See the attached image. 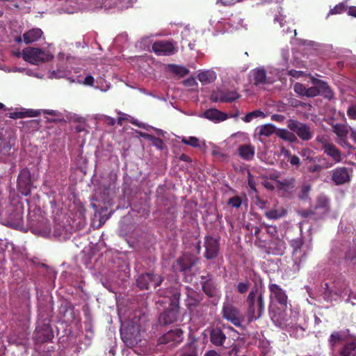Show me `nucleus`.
Wrapping results in <instances>:
<instances>
[{
    "mask_svg": "<svg viewBox=\"0 0 356 356\" xmlns=\"http://www.w3.org/2000/svg\"><path fill=\"white\" fill-rule=\"evenodd\" d=\"M245 302L248 305L247 317L249 322L260 318L265 311L264 295L255 284L250 291Z\"/></svg>",
    "mask_w": 356,
    "mask_h": 356,
    "instance_id": "obj_1",
    "label": "nucleus"
},
{
    "mask_svg": "<svg viewBox=\"0 0 356 356\" xmlns=\"http://www.w3.org/2000/svg\"><path fill=\"white\" fill-rule=\"evenodd\" d=\"M199 258L193 254L184 253L174 264V270L181 273L186 282H191L193 277L198 271L196 266L199 263Z\"/></svg>",
    "mask_w": 356,
    "mask_h": 356,
    "instance_id": "obj_2",
    "label": "nucleus"
},
{
    "mask_svg": "<svg viewBox=\"0 0 356 356\" xmlns=\"http://www.w3.org/2000/svg\"><path fill=\"white\" fill-rule=\"evenodd\" d=\"M22 58L33 65H40L54 58V51L50 48L43 49L37 47H26L21 53Z\"/></svg>",
    "mask_w": 356,
    "mask_h": 356,
    "instance_id": "obj_3",
    "label": "nucleus"
},
{
    "mask_svg": "<svg viewBox=\"0 0 356 356\" xmlns=\"http://www.w3.org/2000/svg\"><path fill=\"white\" fill-rule=\"evenodd\" d=\"M221 314L223 319L234 326L241 327L244 317L240 310L232 302H225L223 303Z\"/></svg>",
    "mask_w": 356,
    "mask_h": 356,
    "instance_id": "obj_4",
    "label": "nucleus"
},
{
    "mask_svg": "<svg viewBox=\"0 0 356 356\" xmlns=\"http://www.w3.org/2000/svg\"><path fill=\"white\" fill-rule=\"evenodd\" d=\"M251 74L256 85L270 83L274 81L275 75H278L277 69L268 68L266 70L264 67H257L252 70Z\"/></svg>",
    "mask_w": 356,
    "mask_h": 356,
    "instance_id": "obj_5",
    "label": "nucleus"
},
{
    "mask_svg": "<svg viewBox=\"0 0 356 356\" xmlns=\"http://www.w3.org/2000/svg\"><path fill=\"white\" fill-rule=\"evenodd\" d=\"M121 338L127 347L135 346L140 341V333L138 325L131 324L120 329Z\"/></svg>",
    "mask_w": 356,
    "mask_h": 356,
    "instance_id": "obj_6",
    "label": "nucleus"
},
{
    "mask_svg": "<svg viewBox=\"0 0 356 356\" xmlns=\"http://www.w3.org/2000/svg\"><path fill=\"white\" fill-rule=\"evenodd\" d=\"M163 281V278L162 276L154 273H146L138 277L136 279V285L141 290H147L152 286L156 289Z\"/></svg>",
    "mask_w": 356,
    "mask_h": 356,
    "instance_id": "obj_7",
    "label": "nucleus"
},
{
    "mask_svg": "<svg viewBox=\"0 0 356 356\" xmlns=\"http://www.w3.org/2000/svg\"><path fill=\"white\" fill-rule=\"evenodd\" d=\"M287 127L303 141H308L313 137V131L309 125L307 124L290 119L287 122Z\"/></svg>",
    "mask_w": 356,
    "mask_h": 356,
    "instance_id": "obj_8",
    "label": "nucleus"
},
{
    "mask_svg": "<svg viewBox=\"0 0 356 356\" xmlns=\"http://www.w3.org/2000/svg\"><path fill=\"white\" fill-rule=\"evenodd\" d=\"M204 247L205 252L204 257L207 259H213L218 256L220 252V240L210 235H206L204 238Z\"/></svg>",
    "mask_w": 356,
    "mask_h": 356,
    "instance_id": "obj_9",
    "label": "nucleus"
},
{
    "mask_svg": "<svg viewBox=\"0 0 356 356\" xmlns=\"http://www.w3.org/2000/svg\"><path fill=\"white\" fill-rule=\"evenodd\" d=\"M183 339V331L180 328H175L163 334L159 339V342L160 344H169V346L172 347L180 343Z\"/></svg>",
    "mask_w": 356,
    "mask_h": 356,
    "instance_id": "obj_10",
    "label": "nucleus"
},
{
    "mask_svg": "<svg viewBox=\"0 0 356 356\" xmlns=\"http://www.w3.org/2000/svg\"><path fill=\"white\" fill-rule=\"evenodd\" d=\"M31 172L27 168L20 170L17 177V187L20 193L25 196L31 193Z\"/></svg>",
    "mask_w": 356,
    "mask_h": 356,
    "instance_id": "obj_11",
    "label": "nucleus"
},
{
    "mask_svg": "<svg viewBox=\"0 0 356 356\" xmlns=\"http://www.w3.org/2000/svg\"><path fill=\"white\" fill-rule=\"evenodd\" d=\"M54 337V332L49 324H43L35 328L33 339L36 343L49 342Z\"/></svg>",
    "mask_w": 356,
    "mask_h": 356,
    "instance_id": "obj_12",
    "label": "nucleus"
},
{
    "mask_svg": "<svg viewBox=\"0 0 356 356\" xmlns=\"http://www.w3.org/2000/svg\"><path fill=\"white\" fill-rule=\"evenodd\" d=\"M290 245L293 248L294 266H296V269L299 270L301 263L306 259V253L301 252V249L303 245V241L301 238L293 239L290 242Z\"/></svg>",
    "mask_w": 356,
    "mask_h": 356,
    "instance_id": "obj_13",
    "label": "nucleus"
},
{
    "mask_svg": "<svg viewBox=\"0 0 356 356\" xmlns=\"http://www.w3.org/2000/svg\"><path fill=\"white\" fill-rule=\"evenodd\" d=\"M268 287L270 292V298L274 299L282 309H286L288 307V297L285 291L276 284H270Z\"/></svg>",
    "mask_w": 356,
    "mask_h": 356,
    "instance_id": "obj_14",
    "label": "nucleus"
},
{
    "mask_svg": "<svg viewBox=\"0 0 356 356\" xmlns=\"http://www.w3.org/2000/svg\"><path fill=\"white\" fill-rule=\"evenodd\" d=\"M178 304L172 302L170 307L165 309L159 317V322L161 325H166L175 323L178 318Z\"/></svg>",
    "mask_w": 356,
    "mask_h": 356,
    "instance_id": "obj_15",
    "label": "nucleus"
},
{
    "mask_svg": "<svg viewBox=\"0 0 356 356\" xmlns=\"http://www.w3.org/2000/svg\"><path fill=\"white\" fill-rule=\"evenodd\" d=\"M236 90H213L211 100L213 102H232L239 98Z\"/></svg>",
    "mask_w": 356,
    "mask_h": 356,
    "instance_id": "obj_16",
    "label": "nucleus"
},
{
    "mask_svg": "<svg viewBox=\"0 0 356 356\" xmlns=\"http://www.w3.org/2000/svg\"><path fill=\"white\" fill-rule=\"evenodd\" d=\"M152 50L159 56H169L175 54L177 48L171 42L161 40L152 44Z\"/></svg>",
    "mask_w": 356,
    "mask_h": 356,
    "instance_id": "obj_17",
    "label": "nucleus"
},
{
    "mask_svg": "<svg viewBox=\"0 0 356 356\" xmlns=\"http://www.w3.org/2000/svg\"><path fill=\"white\" fill-rule=\"evenodd\" d=\"M202 300L201 296L193 291L192 289L186 288V298L185 299V303L186 307L189 310H194L196 309Z\"/></svg>",
    "mask_w": 356,
    "mask_h": 356,
    "instance_id": "obj_18",
    "label": "nucleus"
},
{
    "mask_svg": "<svg viewBox=\"0 0 356 356\" xmlns=\"http://www.w3.org/2000/svg\"><path fill=\"white\" fill-rule=\"evenodd\" d=\"M211 343L215 346H222L227 339L226 334L220 327H212L209 331Z\"/></svg>",
    "mask_w": 356,
    "mask_h": 356,
    "instance_id": "obj_19",
    "label": "nucleus"
},
{
    "mask_svg": "<svg viewBox=\"0 0 356 356\" xmlns=\"http://www.w3.org/2000/svg\"><path fill=\"white\" fill-rule=\"evenodd\" d=\"M332 179L336 185H341L350 180L348 170L345 167L336 168L332 175Z\"/></svg>",
    "mask_w": 356,
    "mask_h": 356,
    "instance_id": "obj_20",
    "label": "nucleus"
},
{
    "mask_svg": "<svg viewBox=\"0 0 356 356\" xmlns=\"http://www.w3.org/2000/svg\"><path fill=\"white\" fill-rule=\"evenodd\" d=\"M202 116L215 122H222L228 118L227 113L222 112L216 108H210L205 111Z\"/></svg>",
    "mask_w": 356,
    "mask_h": 356,
    "instance_id": "obj_21",
    "label": "nucleus"
},
{
    "mask_svg": "<svg viewBox=\"0 0 356 356\" xmlns=\"http://www.w3.org/2000/svg\"><path fill=\"white\" fill-rule=\"evenodd\" d=\"M339 354L341 356H356V337L347 339Z\"/></svg>",
    "mask_w": 356,
    "mask_h": 356,
    "instance_id": "obj_22",
    "label": "nucleus"
},
{
    "mask_svg": "<svg viewBox=\"0 0 356 356\" xmlns=\"http://www.w3.org/2000/svg\"><path fill=\"white\" fill-rule=\"evenodd\" d=\"M217 74L213 70H200L197 74V79L202 85H208L216 81Z\"/></svg>",
    "mask_w": 356,
    "mask_h": 356,
    "instance_id": "obj_23",
    "label": "nucleus"
},
{
    "mask_svg": "<svg viewBox=\"0 0 356 356\" xmlns=\"http://www.w3.org/2000/svg\"><path fill=\"white\" fill-rule=\"evenodd\" d=\"M40 113V110L23 109V111H21L10 113L8 116L12 119H22L24 118L38 117Z\"/></svg>",
    "mask_w": 356,
    "mask_h": 356,
    "instance_id": "obj_24",
    "label": "nucleus"
},
{
    "mask_svg": "<svg viewBox=\"0 0 356 356\" xmlns=\"http://www.w3.org/2000/svg\"><path fill=\"white\" fill-rule=\"evenodd\" d=\"M254 147L251 144L241 145L238 147V153L241 158L250 161L254 156Z\"/></svg>",
    "mask_w": 356,
    "mask_h": 356,
    "instance_id": "obj_25",
    "label": "nucleus"
},
{
    "mask_svg": "<svg viewBox=\"0 0 356 356\" xmlns=\"http://www.w3.org/2000/svg\"><path fill=\"white\" fill-rule=\"evenodd\" d=\"M43 33L40 29L34 28L32 29L23 34V41L26 44L34 42L40 39Z\"/></svg>",
    "mask_w": 356,
    "mask_h": 356,
    "instance_id": "obj_26",
    "label": "nucleus"
},
{
    "mask_svg": "<svg viewBox=\"0 0 356 356\" xmlns=\"http://www.w3.org/2000/svg\"><path fill=\"white\" fill-rule=\"evenodd\" d=\"M309 79L311 83L313 84L312 86L307 88L305 86L302 87L300 83H297L295 85L294 89H330L329 86L327 85V83L324 81L314 77H309Z\"/></svg>",
    "mask_w": 356,
    "mask_h": 356,
    "instance_id": "obj_27",
    "label": "nucleus"
},
{
    "mask_svg": "<svg viewBox=\"0 0 356 356\" xmlns=\"http://www.w3.org/2000/svg\"><path fill=\"white\" fill-rule=\"evenodd\" d=\"M323 151L335 163H339L341 161V152L334 144L332 143L330 145H327Z\"/></svg>",
    "mask_w": 356,
    "mask_h": 356,
    "instance_id": "obj_28",
    "label": "nucleus"
},
{
    "mask_svg": "<svg viewBox=\"0 0 356 356\" xmlns=\"http://www.w3.org/2000/svg\"><path fill=\"white\" fill-rule=\"evenodd\" d=\"M202 288L204 293L210 298L215 297L217 295V287L211 280L204 281L202 284Z\"/></svg>",
    "mask_w": 356,
    "mask_h": 356,
    "instance_id": "obj_29",
    "label": "nucleus"
},
{
    "mask_svg": "<svg viewBox=\"0 0 356 356\" xmlns=\"http://www.w3.org/2000/svg\"><path fill=\"white\" fill-rule=\"evenodd\" d=\"M275 134L279 138H282V140H284L285 141H288L290 143H295L297 141L296 136L293 133L288 131L287 129H278L275 132Z\"/></svg>",
    "mask_w": 356,
    "mask_h": 356,
    "instance_id": "obj_30",
    "label": "nucleus"
},
{
    "mask_svg": "<svg viewBox=\"0 0 356 356\" xmlns=\"http://www.w3.org/2000/svg\"><path fill=\"white\" fill-rule=\"evenodd\" d=\"M259 136L268 137L276 132V127L271 124H266L257 128Z\"/></svg>",
    "mask_w": 356,
    "mask_h": 356,
    "instance_id": "obj_31",
    "label": "nucleus"
},
{
    "mask_svg": "<svg viewBox=\"0 0 356 356\" xmlns=\"http://www.w3.org/2000/svg\"><path fill=\"white\" fill-rule=\"evenodd\" d=\"M299 96H306L308 97H314L320 95L321 90H295ZM326 92L328 95H325V97L330 98L332 97V90H322Z\"/></svg>",
    "mask_w": 356,
    "mask_h": 356,
    "instance_id": "obj_32",
    "label": "nucleus"
},
{
    "mask_svg": "<svg viewBox=\"0 0 356 356\" xmlns=\"http://www.w3.org/2000/svg\"><path fill=\"white\" fill-rule=\"evenodd\" d=\"M286 214V210L284 208L280 209H272L266 211L265 216L270 220H277L284 217Z\"/></svg>",
    "mask_w": 356,
    "mask_h": 356,
    "instance_id": "obj_33",
    "label": "nucleus"
},
{
    "mask_svg": "<svg viewBox=\"0 0 356 356\" xmlns=\"http://www.w3.org/2000/svg\"><path fill=\"white\" fill-rule=\"evenodd\" d=\"M211 25L213 26L215 31L218 33H224L230 30V26L225 25L222 22L218 20L217 19H211L210 20Z\"/></svg>",
    "mask_w": 356,
    "mask_h": 356,
    "instance_id": "obj_34",
    "label": "nucleus"
},
{
    "mask_svg": "<svg viewBox=\"0 0 356 356\" xmlns=\"http://www.w3.org/2000/svg\"><path fill=\"white\" fill-rule=\"evenodd\" d=\"M168 69L169 72L179 76H184L186 75L189 72L188 70L185 67L173 64L169 65Z\"/></svg>",
    "mask_w": 356,
    "mask_h": 356,
    "instance_id": "obj_35",
    "label": "nucleus"
},
{
    "mask_svg": "<svg viewBox=\"0 0 356 356\" xmlns=\"http://www.w3.org/2000/svg\"><path fill=\"white\" fill-rule=\"evenodd\" d=\"M325 285L324 297L327 301L336 300L339 296H341V292L333 291L330 289L327 283H325Z\"/></svg>",
    "mask_w": 356,
    "mask_h": 356,
    "instance_id": "obj_36",
    "label": "nucleus"
},
{
    "mask_svg": "<svg viewBox=\"0 0 356 356\" xmlns=\"http://www.w3.org/2000/svg\"><path fill=\"white\" fill-rule=\"evenodd\" d=\"M347 1H343L336 5L333 8L330 9L328 15L341 14L346 11Z\"/></svg>",
    "mask_w": 356,
    "mask_h": 356,
    "instance_id": "obj_37",
    "label": "nucleus"
},
{
    "mask_svg": "<svg viewBox=\"0 0 356 356\" xmlns=\"http://www.w3.org/2000/svg\"><path fill=\"white\" fill-rule=\"evenodd\" d=\"M264 113L260 110H254L252 112L248 113L243 118V120L245 122H251L254 118H257L259 117H264Z\"/></svg>",
    "mask_w": 356,
    "mask_h": 356,
    "instance_id": "obj_38",
    "label": "nucleus"
},
{
    "mask_svg": "<svg viewBox=\"0 0 356 356\" xmlns=\"http://www.w3.org/2000/svg\"><path fill=\"white\" fill-rule=\"evenodd\" d=\"M343 338L342 334L339 332H333L329 338V343L334 347L337 343L342 341Z\"/></svg>",
    "mask_w": 356,
    "mask_h": 356,
    "instance_id": "obj_39",
    "label": "nucleus"
},
{
    "mask_svg": "<svg viewBox=\"0 0 356 356\" xmlns=\"http://www.w3.org/2000/svg\"><path fill=\"white\" fill-rule=\"evenodd\" d=\"M334 131L341 140L346 139L348 131L344 127L336 125L334 127Z\"/></svg>",
    "mask_w": 356,
    "mask_h": 356,
    "instance_id": "obj_40",
    "label": "nucleus"
},
{
    "mask_svg": "<svg viewBox=\"0 0 356 356\" xmlns=\"http://www.w3.org/2000/svg\"><path fill=\"white\" fill-rule=\"evenodd\" d=\"M181 142L185 145H188L193 147H197L200 146L199 139L194 136L184 138H182Z\"/></svg>",
    "mask_w": 356,
    "mask_h": 356,
    "instance_id": "obj_41",
    "label": "nucleus"
},
{
    "mask_svg": "<svg viewBox=\"0 0 356 356\" xmlns=\"http://www.w3.org/2000/svg\"><path fill=\"white\" fill-rule=\"evenodd\" d=\"M149 140L152 142L154 146L160 150H162L165 147L163 140L160 138L152 135Z\"/></svg>",
    "mask_w": 356,
    "mask_h": 356,
    "instance_id": "obj_42",
    "label": "nucleus"
},
{
    "mask_svg": "<svg viewBox=\"0 0 356 356\" xmlns=\"http://www.w3.org/2000/svg\"><path fill=\"white\" fill-rule=\"evenodd\" d=\"M180 356H197V351L194 346L190 343L183 350Z\"/></svg>",
    "mask_w": 356,
    "mask_h": 356,
    "instance_id": "obj_43",
    "label": "nucleus"
},
{
    "mask_svg": "<svg viewBox=\"0 0 356 356\" xmlns=\"http://www.w3.org/2000/svg\"><path fill=\"white\" fill-rule=\"evenodd\" d=\"M277 247L274 251H273V254H282L286 248L285 243L281 239H277L276 241Z\"/></svg>",
    "mask_w": 356,
    "mask_h": 356,
    "instance_id": "obj_44",
    "label": "nucleus"
},
{
    "mask_svg": "<svg viewBox=\"0 0 356 356\" xmlns=\"http://www.w3.org/2000/svg\"><path fill=\"white\" fill-rule=\"evenodd\" d=\"M227 204L232 207L239 208L242 204L241 198L238 196H234L229 199Z\"/></svg>",
    "mask_w": 356,
    "mask_h": 356,
    "instance_id": "obj_45",
    "label": "nucleus"
},
{
    "mask_svg": "<svg viewBox=\"0 0 356 356\" xmlns=\"http://www.w3.org/2000/svg\"><path fill=\"white\" fill-rule=\"evenodd\" d=\"M344 259L346 261H352L356 259V249L349 248L345 253Z\"/></svg>",
    "mask_w": 356,
    "mask_h": 356,
    "instance_id": "obj_46",
    "label": "nucleus"
},
{
    "mask_svg": "<svg viewBox=\"0 0 356 356\" xmlns=\"http://www.w3.org/2000/svg\"><path fill=\"white\" fill-rule=\"evenodd\" d=\"M316 141L321 144L322 149L324 150L327 145H330L332 143H329L327 136H318L316 137Z\"/></svg>",
    "mask_w": 356,
    "mask_h": 356,
    "instance_id": "obj_47",
    "label": "nucleus"
},
{
    "mask_svg": "<svg viewBox=\"0 0 356 356\" xmlns=\"http://www.w3.org/2000/svg\"><path fill=\"white\" fill-rule=\"evenodd\" d=\"M250 287V282L247 281L246 282H239L237 285V291L243 294L246 293Z\"/></svg>",
    "mask_w": 356,
    "mask_h": 356,
    "instance_id": "obj_48",
    "label": "nucleus"
},
{
    "mask_svg": "<svg viewBox=\"0 0 356 356\" xmlns=\"http://www.w3.org/2000/svg\"><path fill=\"white\" fill-rule=\"evenodd\" d=\"M328 200L325 197H319L316 202V208H327Z\"/></svg>",
    "mask_w": 356,
    "mask_h": 356,
    "instance_id": "obj_49",
    "label": "nucleus"
},
{
    "mask_svg": "<svg viewBox=\"0 0 356 356\" xmlns=\"http://www.w3.org/2000/svg\"><path fill=\"white\" fill-rule=\"evenodd\" d=\"M266 232L268 234H270L271 236L274 237L277 235V229L275 226L273 225H266Z\"/></svg>",
    "mask_w": 356,
    "mask_h": 356,
    "instance_id": "obj_50",
    "label": "nucleus"
},
{
    "mask_svg": "<svg viewBox=\"0 0 356 356\" xmlns=\"http://www.w3.org/2000/svg\"><path fill=\"white\" fill-rule=\"evenodd\" d=\"M280 184L284 188H293L294 186V179H284Z\"/></svg>",
    "mask_w": 356,
    "mask_h": 356,
    "instance_id": "obj_51",
    "label": "nucleus"
},
{
    "mask_svg": "<svg viewBox=\"0 0 356 356\" xmlns=\"http://www.w3.org/2000/svg\"><path fill=\"white\" fill-rule=\"evenodd\" d=\"M288 74L292 76V77H294V78H296V79H299L302 76H303L305 75V74L301 72V71H296V70H291L290 71L288 72Z\"/></svg>",
    "mask_w": 356,
    "mask_h": 356,
    "instance_id": "obj_52",
    "label": "nucleus"
},
{
    "mask_svg": "<svg viewBox=\"0 0 356 356\" xmlns=\"http://www.w3.org/2000/svg\"><path fill=\"white\" fill-rule=\"evenodd\" d=\"M323 169L322 166L319 164H313L308 167V170L310 172H318Z\"/></svg>",
    "mask_w": 356,
    "mask_h": 356,
    "instance_id": "obj_53",
    "label": "nucleus"
},
{
    "mask_svg": "<svg viewBox=\"0 0 356 356\" xmlns=\"http://www.w3.org/2000/svg\"><path fill=\"white\" fill-rule=\"evenodd\" d=\"M82 82L83 85L86 86H92L94 83V78L91 75H88L86 77H85Z\"/></svg>",
    "mask_w": 356,
    "mask_h": 356,
    "instance_id": "obj_54",
    "label": "nucleus"
},
{
    "mask_svg": "<svg viewBox=\"0 0 356 356\" xmlns=\"http://www.w3.org/2000/svg\"><path fill=\"white\" fill-rule=\"evenodd\" d=\"M299 214L302 218H309L314 214V211L309 209H305L300 211Z\"/></svg>",
    "mask_w": 356,
    "mask_h": 356,
    "instance_id": "obj_55",
    "label": "nucleus"
},
{
    "mask_svg": "<svg viewBox=\"0 0 356 356\" xmlns=\"http://www.w3.org/2000/svg\"><path fill=\"white\" fill-rule=\"evenodd\" d=\"M289 163L292 165L298 167L300 165V159L296 155H293L289 160Z\"/></svg>",
    "mask_w": 356,
    "mask_h": 356,
    "instance_id": "obj_56",
    "label": "nucleus"
},
{
    "mask_svg": "<svg viewBox=\"0 0 356 356\" xmlns=\"http://www.w3.org/2000/svg\"><path fill=\"white\" fill-rule=\"evenodd\" d=\"M184 86L187 87L193 86L197 85L196 79L194 77H191L184 81Z\"/></svg>",
    "mask_w": 356,
    "mask_h": 356,
    "instance_id": "obj_57",
    "label": "nucleus"
},
{
    "mask_svg": "<svg viewBox=\"0 0 356 356\" xmlns=\"http://www.w3.org/2000/svg\"><path fill=\"white\" fill-rule=\"evenodd\" d=\"M346 12L347 13V14L349 16L356 17V6H347Z\"/></svg>",
    "mask_w": 356,
    "mask_h": 356,
    "instance_id": "obj_58",
    "label": "nucleus"
},
{
    "mask_svg": "<svg viewBox=\"0 0 356 356\" xmlns=\"http://www.w3.org/2000/svg\"><path fill=\"white\" fill-rule=\"evenodd\" d=\"M284 119H285V117L280 114H273L271 116V120H273V121L278 122H283L284 120Z\"/></svg>",
    "mask_w": 356,
    "mask_h": 356,
    "instance_id": "obj_59",
    "label": "nucleus"
},
{
    "mask_svg": "<svg viewBox=\"0 0 356 356\" xmlns=\"http://www.w3.org/2000/svg\"><path fill=\"white\" fill-rule=\"evenodd\" d=\"M248 184L252 190L256 191L255 182L252 178V175H250V173H249Z\"/></svg>",
    "mask_w": 356,
    "mask_h": 356,
    "instance_id": "obj_60",
    "label": "nucleus"
},
{
    "mask_svg": "<svg viewBox=\"0 0 356 356\" xmlns=\"http://www.w3.org/2000/svg\"><path fill=\"white\" fill-rule=\"evenodd\" d=\"M43 113L47 114L52 116H58L60 113L55 110H51V109H44L42 111Z\"/></svg>",
    "mask_w": 356,
    "mask_h": 356,
    "instance_id": "obj_61",
    "label": "nucleus"
},
{
    "mask_svg": "<svg viewBox=\"0 0 356 356\" xmlns=\"http://www.w3.org/2000/svg\"><path fill=\"white\" fill-rule=\"evenodd\" d=\"M130 123H131L132 124L134 125H136L140 128H143V129H146V125L143 123H141V122H139L137 120H135V119H132L130 121Z\"/></svg>",
    "mask_w": 356,
    "mask_h": 356,
    "instance_id": "obj_62",
    "label": "nucleus"
},
{
    "mask_svg": "<svg viewBox=\"0 0 356 356\" xmlns=\"http://www.w3.org/2000/svg\"><path fill=\"white\" fill-rule=\"evenodd\" d=\"M64 76V73L63 72H53L49 75V78H61Z\"/></svg>",
    "mask_w": 356,
    "mask_h": 356,
    "instance_id": "obj_63",
    "label": "nucleus"
},
{
    "mask_svg": "<svg viewBox=\"0 0 356 356\" xmlns=\"http://www.w3.org/2000/svg\"><path fill=\"white\" fill-rule=\"evenodd\" d=\"M204 356H220V355L215 350H210L207 351Z\"/></svg>",
    "mask_w": 356,
    "mask_h": 356,
    "instance_id": "obj_64",
    "label": "nucleus"
}]
</instances>
